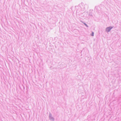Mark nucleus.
<instances>
[{
	"mask_svg": "<svg viewBox=\"0 0 121 121\" xmlns=\"http://www.w3.org/2000/svg\"><path fill=\"white\" fill-rule=\"evenodd\" d=\"M112 28L110 27H108L106 28V31L107 32H108L110 31V30L112 29Z\"/></svg>",
	"mask_w": 121,
	"mask_h": 121,
	"instance_id": "1",
	"label": "nucleus"
},
{
	"mask_svg": "<svg viewBox=\"0 0 121 121\" xmlns=\"http://www.w3.org/2000/svg\"><path fill=\"white\" fill-rule=\"evenodd\" d=\"M94 32H92V33L91 34V35L93 36H94Z\"/></svg>",
	"mask_w": 121,
	"mask_h": 121,
	"instance_id": "2",
	"label": "nucleus"
}]
</instances>
